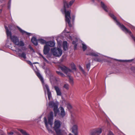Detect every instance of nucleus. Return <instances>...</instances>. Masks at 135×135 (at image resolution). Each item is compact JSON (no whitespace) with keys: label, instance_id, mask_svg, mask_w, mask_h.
I'll list each match as a JSON object with an SVG mask.
<instances>
[{"label":"nucleus","instance_id":"1","mask_svg":"<svg viewBox=\"0 0 135 135\" xmlns=\"http://www.w3.org/2000/svg\"><path fill=\"white\" fill-rule=\"evenodd\" d=\"M74 1V0H72L70 1L69 3H68V2L66 1H64V10L65 14V21L70 27L72 26L70 22V19H71L70 14L71 11L70 10H67L66 8H69L73 4Z\"/></svg>","mask_w":135,"mask_h":135},{"label":"nucleus","instance_id":"2","mask_svg":"<svg viewBox=\"0 0 135 135\" xmlns=\"http://www.w3.org/2000/svg\"><path fill=\"white\" fill-rule=\"evenodd\" d=\"M109 15L115 21L117 25H118L124 32L126 33H128L130 35H131V32L128 30L124 25H121V24L117 20L115 16L113 14L109 13Z\"/></svg>","mask_w":135,"mask_h":135},{"label":"nucleus","instance_id":"3","mask_svg":"<svg viewBox=\"0 0 135 135\" xmlns=\"http://www.w3.org/2000/svg\"><path fill=\"white\" fill-rule=\"evenodd\" d=\"M60 68L61 70L66 75H68L69 77V82L70 84L73 86L74 85V81L73 78L70 76L68 75L71 72V70L67 68L64 66L60 67Z\"/></svg>","mask_w":135,"mask_h":135},{"label":"nucleus","instance_id":"4","mask_svg":"<svg viewBox=\"0 0 135 135\" xmlns=\"http://www.w3.org/2000/svg\"><path fill=\"white\" fill-rule=\"evenodd\" d=\"M10 39L16 45L19 46H23L24 45L23 42L21 41H20L18 38L15 36H12Z\"/></svg>","mask_w":135,"mask_h":135},{"label":"nucleus","instance_id":"5","mask_svg":"<svg viewBox=\"0 0 135 135\" xmlns=\"http://www.w3.org/2000/svg\"><path fill=\"white\" fill-rule=\"evenodd\" d=\"M51 52L53 55L56 57H60L62 54V51L61 49L58 48L52 49L51 50Z\"/></svg>","mask_w":135,"mask_h":135},{"label":"nucleus","instance_id":"6","mask_svg":"<svg viewBox=\"0 0 135 135\" xmlns=\"http://www.w3.org/2000/svg\"><path fill=\"white\" fill-rule=\"evenodd\" d=\"M49 105L50 107L53 108V110L54 112L55 115L56 116L58 112L57 105L53 102H50L49 103Z\"/></svg>","mask_w":135,"mask_h":135},{"label":"nucleus","instance_id":"7","mask_svg":"<svg viewBox=\"0 0 135 135\" xmlns=\"http://www.w3.org/2000/svg\"><path fill=\"white\" fill-rule=\"evenodd\" d=\"M61 123L59 120H55L54 122V129L55 131L57 130L60 129Z\"/></svg>","mask_w":135,"mask_h":135},{"label":"nucleus","instance_id":"8","mask_svg":"<svg viewBox=\"0 0 135 135\" xmlns=\"http://www.w3.org/2000/svg\"><path fill=\"white\" fill-rule=\"evenodd\" d=\"M53 113L51 112L49 114L48 117V123L51 126L52 125V121L53 119Z\"/></svg>","mask_w":135,"mask_h":135},{"label":"nucleus","instance_id":"9","mask_svg":"<svg viewBox=\"0 0 135 135\" xmlns=\"http://www.w3.org/2000/svg\"><path fill=\"white\" fill-rule=\"evenodd\" d=\"M55 131L57 135H66V133L63 130L59 129Z\"/></svg>","mask_w":135,"mask_h":135},{"label":"nucleus","instance_id":"10","mask_svg":"<svg viewBox=\"0 0 135 135\" xmlns=\"http://www.w3.org/2000/svg\"><path fill=\"white\" fill-rule=\"evenodd\" d=\"M54 88L55 90L57 95L61 96V92L60 89L57 86H55Z\"/></svg>","mask_w":135,"mask_h":135},{"label":"nucleus","instance_id":"11","mask_svg":"<svg viewBox=\"0 0 135 135\" xmlns=\"http://www.w3.org/2000/svg\"><path fill=\"white\" fill-rule=\"evenodd\" d=\"M17 27L19 30L20 32H21V33L23 35L26 34L28 36H30L31 35V33L27 32L25 31L18 26H17Z\"/></svg>","mask_w":135,"mask_h":135},{"label":"nucleus","instance_id":"12","mask_svg":"<svg viewBox=\"0 0 135 135\" xmlns=\"http://www.w3.org/2000/svg\"><path fill=\"white\" fill-rule=\"evenodd\" d=\"M60 116L62 117H64L65 115V113L64 109L62 107H60Z\"/></svg>","mask_w":135,"mask_h":135},{"label":"nucleus","instance_id":"13","mask_svg":"<svg viewBox=\"0 0 135 135\" xmlns=\"http://www.w3.org/2000/svg\"><path fill=\"white\" fill-rule=\"evenodd\" d=\"M101 4L102 7L106 12H108L109 8L105 4L102 2H101Z\"/></svg>","mask_w":135,"mask_h":135},{"label":"nucleus","instance_id":"14","mask_svg":"<svg viewBox=\"0 0 135 135\" xmlns=\"http://www.w3.org/2000/svg\"><path fill=\"white\" fill-rule=\"evenodd\" d=\"M50 51V48L47 46H45L44 49V54L46 55L48 54Z\"/></svg>","mask_w":135,"mask_h":135},{"label":"nucleus","instance_id":"15","mask_svg":"<svg viewBox=\"0 0 135 135\" xmlns=\"http://www.w3.org/2000/svg\"><path fill=\"white\" fill-rule=\"evenodd\" d=\"M55 45V44L52 41H49L46 42L45 45L48 46V47H49V46L53 47Z\"/></svg>","mask_w":135,"mask_h":135},{"label":"nucleus","instance_id":"16","mask_svg":"<svg viewBox=\"0 0 135 135\" xmlns=\"http://www.w3.org/2000/svg\"><path fill=\"white\" fill-rule=\"evenodd\" d=\"M44 122H45V126L47 128L49 132V133H53L51 129H49V128L48 127V125H47V119L46 117H45L44 118Z\"/></svg>","mask_w":135,"mask_h":135},{"label":"nucleus","instance_id":"17","mask_svg":"<svg viewBox=\"0 0 135 135\" xmlns=\"http://www.w3.org/2000/svg\"><path fill=\"white\" fill-rule=\"evenodd\" d=\"M71 129L72 132L73 133H75L77 132L78 126L77 124L73 125Z\"/></svg>","mask_w":135,"mask_h":135},{"label":"nucleus","instance_id":"18","mask_svg":"<svg viewBox=\"0 0 135 135\" xmlns=\"http://www.w3.org/2000/svg\"><path fill=\"white\" fill-rule=\"evenodd\" d=\"M6 29L7 37H9L10 38L12 36L11 32L8 30L7 27H6Z\"/></svg>","mask_w":135,"mask_h":135},{"label":"nucleus","instance_id":"19","mask_svg":"<svg viewBox=\"0 0 135 135\" xmlns=\"http://www.w3.org/2000/svg\"><path fill=\"white\" fill-rule=\"evenodd\" d=\"M31 41L35 45H38V43L36 38L35 37H33L31 39Z\"/></svg>","mask_w":135,"mask_h":135},{"label":"nucleus","instance_id":"20","mask_svg":"<svg viewBox=\"0 0 135 135\" xmlns=\"http://www.w3.org/2000/svg\"><path fill=\"white\" fill-rule=\"evenodd\" d=\"M97 135H99L102 132V129L101 128H98L94 130Z\"/></svg>","mask_w":135,"mask_h":135},{"label":"nucleus","instance_id":"21","mask_svg":"<svg viewBox=\"0 0 135 135\" xmlns=\"http://www.w3.org/2000/svg\"><path fill=\"white\" fill-rule=\"evenodd\" d=\"M67 44V42L66 41L63 42V48L64 50H66L68 49Z\"/></svg>","mask_w":135,"mask_h":135},{"label":"nucleus","instance_id":"22","mask_svg":"<svg viewBox=\"0 0 135 135\" xmlns=\"http://www.w3.org/2000/svg\"><path fill=\"white\" fill-rule=\"evenodd\" d=\"M36 75L41 80L42 83H43L44 82V79L41 75L40 73L39 72L36 73Z\"/></svg>","mask_w":135,"mask_h":135},{"label":"nucleus","instance_id":"23","mask_svg":"<svg viewBox=\"0 0 135 135\" xmlns=\"http://www.w3.org/2000/svg\"><path fill=\"white\" fill-rule=\"evenodd\" d=\"M56 72L58 75H60L62 77H64L65 76V75L61 72L56 71Z\"/></svg>","mask_w":135,"mask_h":135},{"label":"nucleus","instance_id":"24","mask_svg":"<svg viewBox=\"0 0 135 135\" xmlns=\"http://www.w3.org/2000/svg\"><path fill=\"white\" fill-rule=\"evenodd\" d=\"M71 123L72 125L77 124V122L75 119H71Z\"/></svg>","mask_w":135,"mask_h":135},{"label":"nucleus","instance_id":"25","mask_svg":"<svg viewBox=\"0 0 135 135\" xmlns=\"http://www.w3.org/2000/svg\"><path fill=\"white\" fill-rule=\"evenodd\" d=\"M18 130L24 135H29L27 133L26 131L22 129H19Z\"/></svg>","mask_w":135,"mask_h":135},{"label":"nucleus","instance_id":"26","mask_svg":"<svg viewBox=\"0 0 135 135\" xmlns=\"http://www.w3.org/2000/svg\"><path fill=\"white\" fill-rule=\"evenodd\" d=\"M90 66V62L89 60V63L86 64V67L88 71L89 70Z\"/></svg>","mask_w":135,"mask_h":135},{"label":"nucleus","instance_id":"27","mask_svg":"<svg viewBox=\"0 0 135 135\" xmlns=\"http://www.w3.org/2000/svg\"><path fill=\"white\" fill-rule=\"evenodd\" d=\"M63 87L66 90H68L69 89V85L67 83L65 84H64Z\"/></svg>","mask_w":135,"mask_h":135},{"label":"nucleus","instance_id":"28","mask_svg":"<svg viewBox=\"0 0 135 135\" xmlns=\"http://www.w3.org/2000/svg\"><path fill=\"white\" fill-rule=\"evenodd\" d=\"M38 41L39 42L42 44H44L46 43V41L42 39H39L38 40Z\"/></svg>","mask_w":135,"mask_h":135},{"label":"nucleus","instance_id":"29","mask_svg":"<svg viewBox=\"0 0 135 135\" xmlns=\"http://www.w3.org/2000/svg\"><path fill=\"white\" fill-rule=\"evenodd\" d=\"M79 68L80 70L82 72V73L84 74H85V72L84 70L80 66H79Z\"/></svg>","mask_w":135,"mask_h":135},{"label":"nucleus","instance_id":"30","mask_svg":"<svg viewBox=\"0 0 135 135\" xmlns=\"http://www.w3.org/2000/svg\"><path fill=\"white\" fill-rule=\"evenodd\" d=\"M20 56L21 57H23L24 59H26V54L24 52H22Z\"/></svg>","mask_w":135,"mask_h":135},{"label":"nucleus","instance_id":"31","mask_svg":"<svg viewBox=\"0 0 135 135\" xmlns=\"http://www.w3.org/2000/svg\"><path fill=\"white\" fill-rule=\"evenodd\" d=\"M82 45L83 50L84 51L87 48V46L85 44L83 43L82 44Z\"/></svg>","mask_w":135,"mask_h":135},{"label":"nucleus","instance_id":"32","mask_svg":"<svg viewBox=\"0 0 135 135\" xmlns=\"http://www.w3.org/2000/svg\"><path fill=\"white\" fill-rule=\"evenodd\" d=\"M88 55H92L96 57H97L98 56V55L97 54L93 52H91L90 53L88 54Z\"/></svg>","mask_w":135,"mask_h":135},{"label":"nucleus","instance_id":"33","mask_svg":"<svg viewBox=\"0 0 135 135\" xmlns=\"http://www.w3.org/2000/svg\"><path fill=\"white\" fill-rule=\"evenodd\" d=\"M44 87L45 89H46L47 91V92L50 91L49 86L47 85H44Z\"/></svg>","mask_w":135,"mask_h":135},{"label":"nucleus","instance_id":"34","mask_svg":"<svg viewBox=\"0 0 135 135\" xmlns=\"http://www.w3.org/2000/svg\"><path fill=\"white\" fill-rule=\"evenodd\" d=\"M77 42V40H76V41H73V44L74 45V48L75 49H76V47L77 46V44H76V42Z\"/></svg>","mask_w":135,"mask_h":135},{"label":"nucleus","instance_id":"35","mask_svg":"<svg viewBox=\"0 0 135 135\" xmlns=\"http://www.w3.org/2000/svg\"><path fill=\"white\" fill-rule=\"evenodd\" d=\"M47 94L48 99L50 100L51 96V92L50 91L47 92Z\"/></svg>","mask_w":135,"mask_h":135},{"label":"nucleus","instance_id":"36","mask_svg":"<svg viewBox=\"0 0 135 135\" xmlns=\"http://www.w3.org/2000/svg\"><path fill=\"white\" fill-rule=\"evenodd\" d=\"M67 108H68V109L69 110H70L72 108V106L69 104H67Z\"/></svg>","mask_w":135,"mask_h":135},{"label":"nucleus","instance_id":"37","mask_svg":"<svg viewBox=\"0 0 135 135\" xmlns=\"http://www.w3.org/2000/svg\"><path fill=\"white\" fill-rule=\"evenodd\" d=\"M91 135H97V133H95L94 130L91 133Z\"/></svg>","mask_w":135,"mask_h":135},{"label":"nucleus","instance_id":"38","mask_svg":"<svg viewBox=\"0 0 135 135\" xmlns=\"http://www.w3.org/2000/svg\"><path fill=\"white\" fill-rule=\"evenodd\" d=\"M40 55L41 56V57L44 60H45V61L46 62H47L48 61L41 54H40Z\"/></svg>","mask_w":135,"mask_h":135},{"label":"nucleus","instance_id":"39","mask_svg":"<svg viewBox=\"0 0 135 135\" xmlns=\"http://www.w3.org/2000/svg\"><path fill=\"white\" fill-rule=\"evenodd\" d=\"M108 135H114V134L112 132L109 131V132Z\"/></svg>","mask_w":135,"mask_h":135},{"label":"nucleus","instance_id":"40","mask_svg":"<svg viewBox=\"0 0 135 135\" xmlns=\"http://www.w3.org/2000/svg\"><path fill=\"white\" fill-rule=\"evenodd\" d=\"M72 68L73 69V70H76V68L75 67V66L74 65H72Z\"/></svg>","mask_w":135,"mask_h":135},{"label":"nucleus","instance_id":"41","mask_svg":"<svg viewBox=\"0 0 135 135\" xmlns=\"http://www.w3.org/2000/svg\"><path fill=\"white\" fill-rule=\"evenodd\" d=\"M13 134V132H11L8 133V134L10 135H12Z\"/></svg>","mask_w":135,"mask_h":135},{"label":"nucleus","instance_id":"42","mask_svg":"<svg viewBox=\"0 0 135 135\" xmlns=\"http://www.w3.org/2000/svg\"><path fill=\"white\" fill-rule=\"evenodd\" d=\"M28 63L30 65H32V63L30 61H28Z\"/></svg>","mask_w":135,"mask_h":135},{"label":"nucleus","instance_id":"43","mask_svg":"<svg viewBox=\"0 0 135 135\" xmlns=\"http://www.w3.org/2000/svg\"><path fill=\"white\" fill-rule=\"evenodd\" d=\"M29 47L30 49L31 50H32L33 51V48L31 47L30 46H29Z\"/></svg>","mask_w":135,"mask_h":135},{"label":"nucleus","instance_id":"44","mask_svg":"<svg viewBox=\"0 0 135 135\" xmlns=\"http://www.w3.org/2000/svg\"><path fill=\"white\" fill-rule=\"evenodd\" d=\"M74 134V135H78V132H76L75 133H73Z\"/></svg>","mask_w":135,"mask_h":135},{"label":"nucleus","instance_id":"45","mask_svg":"<svg viewBox=\"0 0 135 135\" xmlns=\"http://www.w3.org/2000/svg\"><path fill=\"white\" fill-rule=\"evenodd\" d=\"M132 38L133 39L134 41H135V37L131 35Z\"/></svg>","mask_w":135,"mask_h":135},{"label":"nucleus","instance_id":"46","mask_svg":"<svg viewBox=\"0 0 135 135\" xmlns=\"http://www.w3.org/2000/svg\"><path fill=\"white\" fill-rule=\"evenodd\" d=\"M68 135H73L72 134H71V133H69Z\"/></svg>","mask_w":135,"mask_h":135},{"label":"nucleus","instance_id":"47","mask_svg":"<svg viewBox=\"0 0 135 135\" xmlns=\"http://www.w3.org/2000/svg\"><path fill=\"white\" fill-rule=\"evenodd\" d=\"M61 11L62 12H63V10L62 9H61Z\"/></svg>","mask_w":135,"mask_h":135},{"label":"nucleus","instance_id":"48","mask_svg":"<svg viewBox=\"0 0 135 135\" xmlns=\"http://www.w3.org/2000/svg\"><path fill=\"white\" fill-rule=\"evenodd\" d=\"M37 63V62H35V63L36 64V63Z\"/></svg>","mask_w":135,"mask_h":135},{"label":"nucleus","instance_id":"49","mask_svg":"<svg viewBox=\"0 0 135 135\" xmlns=\"http://www.w3.org/2000/svg\"><path fill=\"white\" fill-rule=\"evenodd\" d=\"M93 0V1H94V0Z\"/></svg>","mask_w":135,"mask_h":135}]
</instances>
